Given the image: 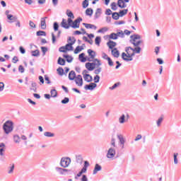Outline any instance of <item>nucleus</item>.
Wrapping results in <instances>:
<instances>
[{"mask_svg":"<svg viewBox=\"0 0 181 181\" xmlns=\"http://www.w3.org/2000/svg\"><path fill=\"white\" fill-rule=\"evenodd\" d=\"M68 40L71 41V42L67 43L65 46L59 47V52L61 53H66V52H71L74 50L73 45L76 43V38L74 37H69Z\"/></svg>","mask_w":181,"mask_h":181,"instance_id":"1","label":"nucleus"},{"mask_svg":"<svg viewBox=\"0 0 181 181\" xmlns=\"http://www.w3.org/2000/svg\"><path fill=\"white\" fill-rule=\"evenodd\" d=\"M3 129L6 135L11 134L13 131V122L12 120H7L3 124Z\"/></svg>","mask_w":181,"mask_h":181,"instance_id":"2","label":"nucleus"},{"mask_svg":"<svg viewBox=\"0 0 181 181\" xmlns=\"http://www.w3.org/2000/svg\"><path fill=\"white\" fill-rule=\"evenodd\" d=\"M94 62H87L85 64L86 68L87 69V70H88V71H93V70H94V69H95V66H101V62L100 61V59H95L93 60Z\"/></svg>","mask_w":181,"mask_h":181,"instance_id":"3","label":"nucleus"},{"mask_svg":"<svg viewBox=\"0 0 181 181\" xmlns=\"http://www.w3.org/2000/svg\"><path fill=\"white\" fill-rule=\"evenodd\" d=\"M70 163H71V158L69 157H62L61 158L59 165L62 168H66L70 166Z\"/></svg>","mask_w":181,"mask_h":181,"instance_id":"4","label":"nucleus"},{"mask_svg":"<svg viewBox=\"0 0 181 181\" xmlns=\"http://www.w3.org/2000/svg\"><path fill=\"white\" fill-rule=\"evenodd\" d=\"M116 153L117 151H115V149L111 147L108 149L106 156L107 159H112L115 157Z\"/></svg>","mask_w":181,"mask_h":181,"instance_id":"5","label":"nucleus"},{"mask_svg":"<svg viewBox=\"0 0 181 181\" xmlns=\"http://www.w3.org/2000/svg\"><path fill=\"white\" fill-rule=\"evenodd\" d=\"M55 170L59 174H60L62 175H64V176H66L67 175V172H71V170L62 168H60V167H56Z\"/></svg>","mask_w":181,"mask_h":181,"instance_id":"6","label":"nucleus"},{"mask_svg":"<svg viewBox=\"0 0 181 181\" xmlns=\"http://www.w3.org/2000/svg\"><path fill=\"white\" fill-rule=\"evenodd\" d=\"M82 21L83 18H81V17H78V18L74 21L71 25V28H73V29H78V28H80V22Z\"/></svg>","mask_w":181,"mask_h":181,"instance_id":"7","label":"nucleus"},{"mask_svg":"<svg viewBox=\"0 0 181 181\" xmlns=\"http://www.w3.org/2000/svg\"><path fill=\"white\" fill-rule=\"evenodd\" d=\"M75 83L76 86H78L79 87L83 86V77L81 75H78L75 78Z\"/></svg>","mask_w":181,"mask_h":181,"instance_id":"8","label":"nucleus"},{"mask_svg":"<svg viewBox=\"0 0 181 181\" xmlns=\"http://www.w3.org/2000/svg\"><path fill=\"white\" fill-rule=\"evenodd\" d=\"M97 88V83H90V84H86L84 86V89L86 90H90V91H93L94 88Z\"/></svg>","mask_w":181,"mask_h":181,"instance_id":"9","label":"nucleus"},{"mask_svg":"<svg viewBox=\"0 0 181 181\" xmlns=\"http://www.w3.org/2000/svg\"><path fill=\"white\" fill-rule=\"evenodd\" d=\"M103 167H101V165L98 163H96L95 165V168L93 172V175H97V173L100 172V170H102Z\"/></svg>","mask_w":181,"mask_h":181,"instance_id":"10","label":"nucleus"},{"mask_svg":"<svg viewBox=\"0 0 181 181\" xmlns=\"http://www.w3.org/2000/svg\"><path fill=\"white\" fill-rule=\"evenodd\" d=\"M107 45L109 47V49H110L111 50H113L114 47H115V46H117V42L110 40L107 42Z\"/></svg>","mask_w":181,"mask_h":181,"instance_id":"11","label":"nucleus"},{"mask_svg":"<svg viewBox=\"0 0 181 181\" xmlns=\"http://www.w3.org/2000/svg\"><path fill=\"white\" fill-rule=\"evenodd\" d=\"M46 19H47V17H43L41 18L40 21V26L42 30H45L46 29Z\"/></svg>","mask_w":181,"mask_h":181,"instance_id":"12","label":"nucleus"},{"mask_svg":"<svg viewBox=\"0 0 181 181\" xmlns=\"http://www.w3.org/2000/svg\"><path fill=\"white\" fill-rule=\"evenodd\" d=\"M83 78L87 83H91L93 81V76L88 74H83Z\"/></svg>","mask_w":181,"mask_h":181,"instance_id":"13","label":"nucleus"},{"mask_svg":"<svg viewBox=\"0 0 181 181\" xmlns=\"http://www.w3.org/2000/svg\"><path fill=\"white\" fill-rule=\"evenodd\" d=\"M125 56H127V53L122 52V59L124 62H132V60H134L133 57H129V58H127V57H125Z\"/></svg>","mask_w":181,"mask_h":181,"instance_id":"14","label":"nucleus"},{"mask_svg":"<svg viewBox=\"0 0 181 181\" xmlns=\"http://www.w3.org/2000/svg\"><path fill=\"white\" fill-rule=\"evenodd\" d=\"M76 77V72L74 71H71L68 75L69 80L73 81V80H75Z\"/></svg>","mask_w":181,"mask_h":181,"instance_id":"15","label":"nucleus"},{"mask_svg":"<svg viewBox=\"0 0 181 181\" xmlns=\"http://www.w3.org/2000/svg\"><path fill=\"white\" fill-rule=\"evenodd\" d=\"M83 25L86 29H94V30H97V26L93 24L83 23Z\"/></svg>","mask_w":181,"mask_h":181,"instance_id":"16","label":"nucleus"},{"mask_svg":"<svg viewBox=\"0 0 181 181\" xmlns=\"http://www.w3.org/2000/svg\"><path fill=\"white\" fill-rule=\"evenodd\" d=\"M117 6L122 9L124 8H127V4L124 1V0H118Z\"/></svg>","mask_w":181,"mask_h":181,"instance_id":"17","label":"nucleus"},{"mask_svg":"<svg viewBox=\"0 0 181 181\" xmlns=\"http://www.w3.org/2000/svg\"><path fill=\"white\" fill-rule=\"evenodd\" d=\"M62 28H64V29H69L70 25H69V23H67V21H66V19L63 18L62 21L61 23Z\"/></svg>","mask_w":181,"mask_h":181,"instance_id":"18","label":"nucleus"},{"mask_svg":"<svg viewBox=\"0 0 181 181\" xmlns=\"http://www.w3.org/2000/svg\"><path fill=\"white\" fill-rule=\"evenodd\" d=\"M84 56H86V54H84V52H82L78 55V59L81 63H86V62H87V58Z\"/></svg>","mask_w":181,"mask_h":181,"instance_id":"19","label":"nucleus"},{"mask_svg":"<svg viewBox=\"0 0 181 181\" xmlns=\"http://www.w3.org/2000/svg\"><path fill=\"white\" fill-rule=\"evenodd\" d=\"M76 162L79 163V165H83V156L80 154L76 155Z\"/></svg>","mask_w":181,"mask_h":181,"instance_id":"20","label":"nucleus"},{"mask_svg":"<svg viewBox=\"0 0 181 181\" xmlns=\"http://www.w3.org/2000/svg\"><path fill=\"white\" fill-rule=\"evenodd\" d=\"M88 56H90V59L95 58V56H96L95 51H94L91 49H88Z\"/></svg>","mask_w":181,"mask_h":181,"instance_id":"21","label":"nucleus"},{"mask_svg":"<svg viewBox=\"0 0 181 181\" xmlns=\"http://www.w3.org/2000/svg\"><path fill=\"white\" fill-rule=\"evenodd\" d=\"M112 54L113 57L118 58L119 57V51L117 48L112 49Z\"/></svg>","mask_w":181,"mask_h":181,"instance_id":"22","label":"nucleus"},{"mask_svg":"<svg viewBox=\"0 0 181 181\" xmlns=\"http://www.w3.org/2000/svg\"><path fill=\"white\" fill-rule=\"evenodd\" d=\"M57 64H59V66H66V60L62 57H59L57 60Z\"/></svg>","mask_w":181,"mask_h":181,"instance_id":"23","label":"nucleus"},{"mask_svg":"<svg viewBox=\"0 0 181 181\" xmlns=\"http://www.w3.org/2000/svg\"><path fill=\"white\" fill-rule=\"evenodd\" d=\"M63 57L66 59L67 63H71V62H73V57L69 54H63Z\"/></svg>","mask_w":181,"mask_h":181,"instance_id":"24","label":"nucleus"},{"mask_svg":"<svg viewBox=\"0 0 181 181\" xmlns=\"http://www.w3.org/2000/svg\"><path fill=\"white\" fill-rule=\"evenodd\" d=\"M117 139L120 142V145H125V139H124V136L122 135L117 134Z\"/></svg>","mask_w":181,"mask_h":181,"instance_id":"25","label":"nucleus"},{"mask_svg":"<svg viewBox=\"0 0 181 181\" xmlns=\"http://www.w3.org/2000/svg\"><path fill=\"white\" fill-rule=\"evenodd\" d=\"M81 50H84V47H83V46H77L75 48L74 53V54H78V53H80V52H81Z\"/></svg>","mask_w":181,"mask_h":181,"instance_id":"26","label":"nucleus"},{"mask_svg":"<svg viewBox=\"0 0 181 181\" xmlns=\"http://www.w3.org/2000/svg\"><path fill=\"white\" fill-rule=\"evenodd\" d=\"M130 38L132 39V42H136V40H139V39H141V35H138V34H134L133 35L130 36Z\"/></svg>","mask_w":181,"mask_h":181,"instance_id":"27","label":"nucleus"},{"mask_svg":"<svg viewBox=\"0 0 181 181\" xmlns=\"http://www.w3.org/2000/svg\"><path fill=\"white\" fill-rule=\"evenodd\" d=\"M7 19H8V21H11V23H12L13 22H16L18 18L16 16H13L12 14H10L8 15Z\"/></svg>","mask_w":181,"mask_h":181,"instance_id":"28","label":"nucleus"},{"mask_svg":"<svg viewBox=\"0 0 181 181\" xmlns=\"http://www.w3.org/2000/svg\"><path fill=\"white\" fill-rule=\"evenodd\" d=\"M93 13H94L93 8H88L86 10V15L87 16H93Z\"/></svg>","mask_w":181,"mask_h":181,"instance_id":"29","label":"nucleus"},{"mask_svg":"<svg viewBox=\"0 0 181 181\" xmlns=\"http://www.w3.org/2000/svg\"><path fill=\"white\" fill-rule=\"evenodd\" d=\"M31 55L34 57H39V56H40V52L39 49L31 51Z\"/></svg>","mask_w":181,"mask_h":181,"instance_id":"30","label":"nucleus"},{"mask_svg":"<svg viewBox=\"0 0 181 181\" xmlns=\"http://www.w3.org/2000/svg\"><path fill=\"white\" fill-rule=\"evenodd\" d=\"M101 11H102V9L100 8L96 9V11L95 13V19H98V18H100V16H101Z\"/></svg>","mask_w":181,"mask_h":181,"instance_id":"31","label":"nucleus"},{"mask_svg":"<svg viewBox=\"0 0 181 181\" xmlns=\"http://www.w3.org/2000/svg\"><path fill=\"white\" fill-rule=\"evenodd\" d=\"M119 124H125V122H127V119H125V115L123 114L119 117Z\"/></svg>","mask_w":181,"mask_h":181,"instance_id":"32","label":"nucleus"},{"mask_svg":"<svg viewBox=\"0 0 181 181\" xmlns=\"http://www.w3.org/2000/svg\"><path fill=\"white\" fill-rule=\"evenodd\" d=\"M127 13H128V9L120 10L119 12V18H122V16H125Z\"/></svg>","mask_w":181,"mask_h":181,"instance_id":"33","label":"nucleus"},{"mask_svg":"<svg viewBox=\"0 0 181 181\" xmlns=\"http://www.w3.org/2000/svg\"><path fill=\"white\" fill-rule=\"evenodd\" d=\"M130 43H132V45H133L135 47H139V45L142 43V40H139L135 42V41H132V40H130Z\"/></svg>","mask_w":181,"mask_h":181,"instance_id":"34","label":"nucleus"},{"mask_svg":"<svg viewBox=\"0 0 181 181\" xmlns=\"http://www.w3.org/2000/svg\"><path fill=\"white\" fill-rule=\"evenodd\" d=\"M5 144L1 143L0 144V155L1 156H4V152L5 151Z\"/></svg>","mask_w":181,"mask_h":181,"instance_id":"35","label":"nucleus"},{"mask_svg":"<svg viewBox=\"0 0 181 181\" xmlns=\"http://www.w3.org/2000/svg\"><path fill=\"white\" fill-rule=\"evenodd\" d=\"M141 47H136L135 48H131V51L139 54L141 53Z\"/></svg>","mask_w":181,"mask_h":181,"instance_id":"36","label":"nucleus"},{"mask_svg":"<svg viewBox=\"0 0 181 181\" xmlns=\"http://www.w3.org/2000/svg\"><path fill=\"white\" fill-rule=\"evenodd\" d=\"M112 18L115 21H118L119 19V13L118 12H114L112 13Z\"/></svg>","mask_w":181,"mask_h":181,"instance_id":"37","label":"nucleus"},{"mask_svg":"<svg viewBox=\"0 0 181 181\" xmlns=\"http://www.w3.org/2000/svg\"><path fill=\"white\" fill-rule=\"evenodd\" d=\"M109 39H112V40H117L118 37L115 33H112L110 35H107Z\"/></svg>","mask_w":181,"mask_h":181,"instance_id":"38","label":"nucleus"},{"mask_svg":"<svg viewBox=\"0 0 181 181\" xmlns=\"http://www.w3.org/2000/svg\"><path fill=\"white\" fill-rule=\"evenodd\" d=\"M13 170H15V164H11V166L8 167V175H12V173H13Z\"/></svg>","mask_w":181,"mask_h":181,"instance_id":"39","label":"nucleus"},{"mask_svg":"<svg viewBox=\"0 0 181 181\" xmlns=\"http://www.w3.org/2000/svg\"><path fill=\"white\" fill-rule=\"evenodd\" d=\"M13 141L15 144H19V142H21V137L19 136V135L15 134L13 136Z\"/></svg>","mask_w":181,"mask_h":181,"instance_id":"40","label":"nucleus"},{"mask_svg":"<svg viewBox=\"0 0 181 181\" xmlns=\"http://www.w3.org/2000/svg\"><path fill=\"white\" fill-rule=\"evenodd\" d=\"M44 136H47V138H53V136H54V134L50 132H45L44 133Z\"/></svg>","mask_w":181,"mask_h":181,"instance_id":"41","label":"nucleus"},{"mask_svg":"<svg viewBox=\"0 0 181 181\" xmlns=\"http://www.w3.org/2000/svg\"><path fill=\"white\" fill-rule=\"evenodd\" d=\"M66 16L68 18H71L72 19H74V14L73 13V12L70 10H66Z\"/></svg>","mask_w":181,"mask_h":181,"instance_id":"42","label":"nucleus"},{"mask_svg":"<svg viewBox=\"0 0 181 181\" xmlns=\"http://www.w3.org/2000/svg\"><path fill=\"white\" fill-rule=\"evenodd\" d=\"M50 93L52 98H56V97H57V90H56V89L51 90Z\"/></svg>","mask_w":181,"mask_h":181,"instance_id":"43","label":"nucleus"},{"mask_svg":"<svg viewBox=\"0 0 181 181\" xmlns=\"http://www.w3.org/2000/svg\"><path fill=\"white\" fill-rule=\"evenodd\" d=\"M116 35L117 37H122V38L125 37V33H124L123 30H120L119 32H117Z\"/></svg>","mask_w":181,"mask_h":181,"instance_id":"44","label":"nucleus"},{"mask_svg":"<svg viewBox=\"0 0 181 181\" xmlns=\"http://www.w3.org/2000/svg\"><path fill=\"white\" fill-rule=\"evenodd\" d=\"M57 71L59 76H63V74H64V69H63L62 67H59L57 69Z\"/></svg>","mask_w":181,"mask_h":181,"instance_id":"45","label":"nucleus"},{"mask_svg":"<svg viewBox=\"0 0 181 181\" xmlns=\"http://www.w3.org/2000/svg\"><path fill=\"white\" fill-rule=\"evenodd\" d=\"M37 36H46V32L44 30H38L36 33Z\"/></svg>","mask_w":181,"mask_h":181,"instance_id":"46","label":"nucleus"},{"mask_svg":"<svg viewBox=\"0 0 181 181\" xmlns=\"http://www.w3.org/2000/svg\"><path fill=\"white\" fill-rule=\"evenodd\" d=\"M95 43L98 46H100V43H101V37L97 36L95 39Z\"/></svg>","mask_w":181,"mask_h":181,"instance_id":"47","label":"nucleus"},{"mask_svg":"<svg viewBox=\"0 0 181 181\" xmlns=\"http://www.w3.org/2000/svg\"><path fill=\"white\" fill-rule=\"evenodd\" d=\"M88 5H89L88 0H84L82 2V6L83 9H86V8H88Z\"/></svg>","mask_w":181,"mask_h":181,"instance_id":"48","label":"nucleus"},{"mask_svg":"<svg viewBox=\"0 0 181 181\" xmlns=\"http://www.w3.org/2000/svg\"><path fill=\"white\" fill-rule=\"evenodd\" d=\"M53 29L54 32H57L59 30V23L54 22L53 24Z\"/></svg>","mask_w":181,"mask_h":181,"instance_id":"49","label":"nucleus"},{"mask_svg":"<svg viewBox=\"0 0 181 181\" xmlns=\"http://www.w3.org/2000/svg\"><path fill=\"white\" fill-rule=\"evenodd\" d=\"M70 98L65 97L62 100H61L62 104H69Z\"/></svg>","mask_w":181,"mask_h":181,"instance_id":"50","label":"nucleus"},{"mask_svg":"<svg viewBox=\"0 0 181 181\" xmlns=\"http://www.w3.org/2000/svg\"><path fill=\"white\" fill-rule=\"evenodd\" d=\"M119 84H120L119 82L115 83L112 86L109 88V90H115V88H117V87H118Z\"/></svg>","mask_w":181,"mask_h":181,"instance_id":"51","label":"nucleus"},{"mask_svg":"<svg viewBox=\"0 0 181 181\" xmlns=\"http://www.w3.org/2000/svg\"><path fill=\"white\" fill-rule=\"evenodd\" d=\"M41 50L42 52V56L46 55V52H47V47H41Z\"/></svg>","mask_w":181,"mask_h":181,"instance_id":"52","label":"nucleus"},{"mask_svg":"<svg viewBox=\"0 0 181 181\" xmlns=\"http://www.w3.org/2000/svg\"><path fill=\"white\" fill-rule=\"evenodd\" d=\"M163 122V117H159L157 120V127H160L162 122Z\"/></svg>","mask_w":181,"mask_h":181,"instance_id":"53","label":"nucleus"},{"mask_svg":"<svg viewBox=\"0 0 181 181\" xmlns=\"http://www.w3.org/2000/svg\"><path fill=\"white\" fill-rule=\"evenodd\" d=\"M111 8L112 9V11H117V4L115 2H112L111 4Z\"/></svg>","mask_w":181,"mask_h":181,"instance_id":"54","label":"nucleus"},{"mask_svg":"<svg viewBox=\"0 0 181 181\" xmlns=\"http://www.w3.org/2000/svg\"><path fill=\"white\" fill-rule=\"evenodd\" d=\"M94 83L95 84L97 83H100V76L96 75L94 76Z\"/></svg>","mask_w":181,"mask_h":181,"instance_id":"55","label":"nucleus"},{"mask_svg":"<svg viewBox=\"0 0 181 181\" xmlns=\"http://www.w3.org/2000/svg\"><path fill=\"white\" fill-rule=\"evenodd\" d=\"M19 51H20V53H21V54H25L26 53V49H25L23 47H20Z\"/></svg>","mask_w":181,"mask_h":181,"instance_id":"56","label":"nucleus"},{"mask_svg":"<svg viewBox=\"0 0 181 181\" xmlns=\"http://www.w3.org/2000/svg\"><path fill=\"white\" fill-rule=\"evenodd\" d=\"M107 29L106 28H100L98 30V33H104L105 32H107Z\"/></svg>","mask_w":181,"mask_h":181,"instance_id":"57","label":"nucleus"},{"mask_svg":"<svg viewBox=\"0 0 181 181\" xmlns=\"http://www.w3.org/2000/svg\"><path fill=\"white\" fill-rule=\"evenodd\" d=\"M18 71H19L20 73H25V68H23V66L20 65V66H18Z\"/></svg>","mask_w":181,"mask_h":181,"instance_id":"58","label":"nucleus"},{"mask_svg":"<svg viewBox=\"0 0 181 181\" xmlns=\"http://www.w3.org/2000/svg\"><path fill=\"white\" fill-rule=\"evenodd\" d=\"M39 80H40V86H42V84H45V78H43V76H40L38 77Z\"/></svg>","mask_w":181,"mask_h":181,"instance_id":"59","label":"nucleus"},{"mask_svg":"<svg viewBox=\"0 0 181 181\" xmlns=\"http://www.w3.org/2000/svg\"><path fill=\"white\" fill-rule=\"evenodd\" d=\"M45 81H47V84H50V83H52L50 81V78H49V76L47 75H45Z\"/></svg>","mask_w":181,"mask_h":181,"instance_id":"60","label":"nucleus"},{"mask_svg":"<svg viewBox=\"0 0 181 181\" xmlns=\"http://www.w3.org/2000/svg\"><path fill=\"white\" fill-rule=\"evenodd\" d=\"M174 163L177 165V153H174Z\"/></svg>","mask_w":181,"mask_h":181,"instance_id":"61","label":"nucleus"},{"mask_svg":"<svg viewBox=\"0 0 181 181\" xmlns=\"http://www.w3.org/2000/svg\"><path fill=\"white\" fill-rule=\"evenodd\" d=\"M67 22H68V25H69V26H71V25H73V18H69L68 19H67Z\"/></svg>","mask_w":181,"mask_h":181,"instance_id":"62","label":"nucleus"},{"mask_svg":"<svg viewBox=\"0 0 181 181\" xmlns=\"http://www.w3.org/2000/svg\"><path fill=\"white\" fill-rule=\"evenodd\" d=\"M52 40L53 44L56 43V35L54 33H52Z\"/></svg>","mask_w":181,"mask_h":181,"instance_id":"63","label":"nucleus"},{"mask_svg":"<svg viewBox=\"0 0 181 181\" xmlns=\"http://www.w3.org/2000/svg\"><path fill=\"white\" fill-rule=\"evenodd\" d=\"M81 181H88V178L87 177V175H83L81 179Z\"/></svg>","mask_w":181,"mask_h":181,"instance_id":"64","label":"nucleus"}]
</instances>
